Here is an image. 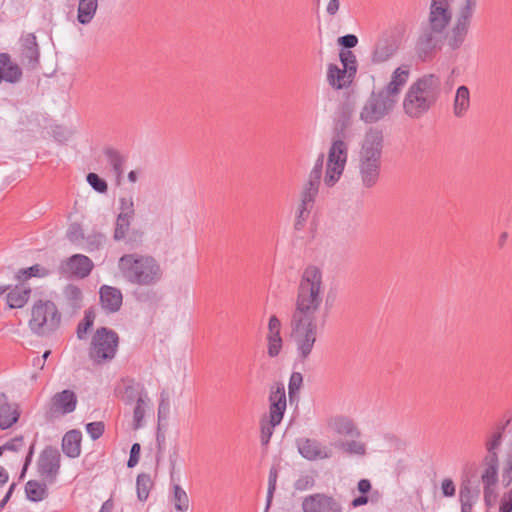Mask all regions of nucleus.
Returning a JSON list of instances; mask_svg holds the SVG:
<instances>
[{
    "instance_id": "obj_48",
    "label": "nucleus",
    "mask_w": 512,
    "mask_h": 512,
    "mask_svg": "<svg viewBox=\"0 0 512 512\" xmlns=\"http://www.w3.org/2000/svg\"><path fill=\"white\" fill-rule=\"evenodd\" d=\"M335 446L342 449L347 454L364 455L366 452L365 444L355 440L339 441Z\"/></svg>"
},
{
    "instance_id": "obj_50",
    "label": "nucleus",
    "mask_w": 512,
    "mask_h": 512,
    "mask_svg": "<svg viewBox=\"0 0 512 512\" xmlns=\"http://www.w3.org/2000/svg\"><path fill=\"white\" fill-rule=\"evenodd\" d=\"M401 91V86L395 80H391L383 89L378 91L386 100H392L395 106L398 95Z\"/></svg>"
},
{
    "instance_id": "obj_25",
    "label": "nucleus",
    "mask_w": 512,
    "mask_h": 512,
    "mask_svg": "<svg viewBox=\"0 0 512 512\" xmlns=\"http://www.w3.org/2000/svg\"><path fill=\"white\" fill-rule=\"evenodd\" d=\"M480 484L478 481L473 482L466 476L462 479L459 490V501L461 504H475L480 498Z\"/></svg>"
},
{
    "instance_id": "obj_57",
    "label": "nucleus",
    "mask_w": 512,
    "mask_h": 512,
    "mask_svg": "<svg viewBox=\"0 0 512 512\" xmlns=\"http://www.w3.org/2000/svg\"><path fill=\"white\" fill-rule=\"evenodd\" d=\"M337 42L342 47V50H350L358 44V37L354 34H346L339 37Z\"/></svg>"
},
{
    "instance_id": "obj_1",
    "label": "nucleus",
    "mask_w": 512,
    "mask_h": 512,
    "mask_svg": "<svg viewBox=\"0 0 512 512\" xmlns=\"http://www.w3.org/2000/svg\"><path fill=\"white\" fill-rule=\"evenodd\" d=\"M451 20L446 0H432L428 24L422 25L415 44V53L422 62L432 60L441 49L442 33Z\"/></svg>"
},
{
    "instance_id": "obj_53",
    "label": "nucleus",
    "mask_w": 512,
    "mask_h": 512,
    "mask_svg": "<svg viewBox=\"0 0 512 512\" xmlns=\"http://www.w3.org/2000/svg\"><path fill=\"white\" fill-rule=\"evenodd\" d=\"M86 431L92 440L99 439L105 432V424L103 421L89 422L86 424Z\"/></svg>"
},
{
    "instance_id": "obj_20",
    "label": "nucleus",
    "mask_w": 512,
    "mask_h": 512,
    "mask_svg": "<svg viewBox=\"0 0 512 512\" xmlns=\"http://www.w3.org/2000/svg\"><path fill=\"white\" fill-rule=\"evenodd\" d=\"M99 304L107 314L118 312L123 304V294L119 288L102 285L99 289Z\"/></svg>"
},
{
    "instance_id": "obj_58",
    "label": "nucleus",
    "mask_w": 512,
    "mask_h": 512,
    "mask_svg": "<svg viewBox=\"0 0 512 512\" xmlns=\"http://www.w3.org/2000/svg\"><path fill=\"white\" fill-rule=\"evenodd\" d=\"M267 341H268V351H267L268 355L270 357L278 356L282 349V345H283L282 337L267 338Z\"/></svg>"
},
{
    "instance_id": "obj_22",
    "label": "nucleus",
    "mask_w": 512,
    "mask_h": 512,
    "mask_svg": "<svg viewBox=\"0 0 512 512\" xmlns=\"http://www.w3.org/2000/svg\"><path fill=\"white\" fill-rule=\"evenodd\" d=\"M353 105L345 102L339 109L337 118L335 119L332 139H340L345 141L348 137L347 129L351 124L353 114Z\"/></svg>"
},
{
    "instance_id": "obj_60",
    "label": "nucleus",
    "mask_w": 512,
    "mask_h": 512,
    "mask_svg": "<svg viewBox=\"0 0 512 512\" xmlns=\"http://www.w3.org/2000/svg\"><path fill=\"white\" fill-rule=\"evenodd\" d=\"M120 203V213H126L127 217H134L135 209L132 198L121 197L119 199Z\"/></svg>"
},
{
    "instance_id": "obj_46",
    "label": "nucleus",
    "mask_w": 512,
    "mask_h": 512,
    "mask_svg": "<svg viewBox=\"0 0 512 512\" xmlns=\"http://www.w3.org/2000/svg\"><path fill=\"white\" fill-rule=\"evenodd\" d=\"M280 423H277L276 421L269 420L267 418H263L260 421V441L263 446H267L270 442V439L274 433V429L276 426H278Z\"/></svg>"
},
{
    "instance_id": "obj_19",
    "label": "nucleus",
    "mask_w": 512,
    "mask_h": 512,
    "mask_svg": "<svg viewBox=\"0 0 512 512\" xmlns=\"http://www.w3.org/2000/svg\"><path fill=\"white\" fill-rule=\"evenodd\" d=\"M433 106V103L429 102L424 97H421L419 94H415V92L410 88L408 89L403 101L405 113L413 119L421 118Z\"/></svg>"
},
{
    "instance_id": "obj_23",
    "label": "nucleus",
    "mask_w": 512,
    "mask_h": 512,
    "mask_svg": "<svg viewBox=\"0 0 512 512\" xmlns=\"http://www.w3.org/2000/svg\"><path fill=\"white\" fill-rule=\"evenodd\" d=\"M20 412L18 406L14 408L8 402L5 393H0V429L6 430L18 422Z\"/></svg>"
},
{
    "instance_id": "obj_9",
    "label": "nucleus",
    "mask_w": 512,
    "mask_h": 512,
    "mask_svg": "<svg viewBox=\"0 0 512 512\" xmlns=\"http://www.w3.org/2000/svg\"><path fill=\"white\" fill-rule=\"evenodd\" d=\"M61 467V454L59 450L52 446L47 445L40 453L37 460V473L38 475L52 485L56 482L60 473Z\"/></svg>"
},
{
    "instance_id": "obj_7",
    "label": "nucleus",
    "mask_w": 512,
    "mask_h": 512,
    "mask_svg": "<svg viewBox=\"0 0 512 512\" xmlns=\"http://www.w3.org/2000/svg\"><path fill=\"white\" fill-rule=\"evenodd\" d=\"M291 337L296 344L298 358L304 362L311 354L317 340V320L291 318Z\"/></svg>"
},
{
    "instance_id": "obj_13",
    "label": "nucleus",
    "mask_w": 512,
    "mask_h": 512,
    "mask_svg": "<svg viewBox=\"0 0 512 512\" xmlns=\"http://www.w3.org/2000/svg\"><path fill=\"white\" fill-rule=\"evenodd\" d=\"M93 267V261L89 257L83 254H74L60 262L57 272L60 277L83 279L90 275Z\"/></svg>"
},
{
    "instance_id": "obj_27",
    "label": "nucleus",
    "mask_w": 512,
    "mask_h": 512,
    "mask_svg": "<svg viewBox=\"0 0 512 512\" xmlns=\"http://www.w3.org/2000/svg\"><path fill=\"white\" fill-rule=\"evenodd\" d=\"M484 470L481 475L483 486H495L498 483L499 458H483Z\"/></svg>"
},
{
    "instance_id": "obj_12",
    "label": "nucleus",
    "mask_w": 512,
    "mask_h": 512,
    "mask_svg": "<svg viewBox=\"0 0 512 512\" xmlns=\"http://www.w3.org/2000/svg\"><path fill=\"white\" fill-rule=\"evenodd\" d=\"M400 40L392 31H383L375 41L370 60L374 65L389 61L399 50Z\"/></svg>"
},
{
    "instance_id": "obj_45",
    "label": "nucleus",
    "mask_w": 512,
    "mask_h": 512,
    "mask_svg": "<svg viewBox=\"0 0 512 512\" xmlns=\"http://www.w3.org/2000/svg\"><path fill=\"white\" fill-rule=\"evenodd\" d=\"M278 474H279V467L276 465H272L269 470V476H268V490H267L265 512H267L269 510V508L272 504L273 495L276 490Z\"/></svg>"
},
{
    "instance_id": "obj_2",
    "label": "nucleus",
    "mask_w": 512,
    "mask_h": 512,
    "mask_svg": "<svg viewBox=\"0 0 512 512\" xmlns=\"http://www.w3.org/2000/svg\"><path fill=\"white\" fill-rule=\"evenodd\" d=\"M323 302V275L319 267L307 266L300 278L291 318L317 320Z\"/></svg>"
},
{
    "instance_id": "obj_6",
    "label": "nucleus",
    "mask_w": 512,
    "mask_h": 512,
    "mask_svg": "<svg viewBox=\"0 0 512 512\" xmlns=\"http://www.w3.org/2000/svg\"><path fill=\"white\" fill-rule=\"evenodd\" d=\"M120 343L116 331L108 327H99L94 332L88 350L89 358L96 364L112 361L118 351Z\"/></svg>"
},
{
    "instance_id": "obj_64",
    "label": "nucleus",
    "mask_w": 512,
    "mask_h": 512,
    "mask_svg": "<svg viewBox=\"0 0 512 512\" xmlns=\"http://www.w3.org/2000/svg\"><path fill=\"white\" fill-rule=\"evenodd\" d=\"M499 512H512V490L504 493L501 498Z\"/></svg>"
},
{
    "instance_id": "obj_41",
    "label": "nucleus",
    "mask_w": 512,
    "mask_h": 512,
    "mask_svg": "<svg viewBox=\"0 0 512 512\" xmlns=\"http://www.w3.org/2000/svg\"><path fill=\"white\" fill-rule=\"evenodd\" d=\"M173 495L171 502L178 512H186L189 509V498L185 490L177 483L172 484Z\"/></svg>"
},
{
    "instance_id": "obj_55",
    "label": "nucleus",
    "mask_w": 512,
    "mask_h": 512,
    "mask_svg": "<svg viewBox=\"0 0 512 512\" xmlns=\"http://www.w3.org/2000/svg\"><path fill=\"white\" fill-rule=\"evenodd\" d=\"M268 330H269V333L267 335V338L281 337V334H280L281 322L276 315H272L270 317L269 323H268Z\"/></svg>"
},
{
    "instance_id": "obj_16",
    "label": "nucleus",
    "mask_w": 512,
    "mask_h": 512,
    "mask_svg": "<svg viewBox=\"0 0 512 512\" xmlns=\"http://www.w3.org/2000/svg\"><path fill=\"white\" fill-rule=\"evenodd\" d=\"M302 510L304 512H342V507L334 497L316 493L303 499Z\"/></svg>"
},
{
    "instance_id": "obj_36",
    "label": "nucleus",
    "mask_w": 512,
    "mask_h": 512,
    "mask_svg": "<svg viewBox=\"0 0 512 512\" xmlns=\"http://www.w3.org/2000/svg\"><path fill=\"white\" fill-rule=\"evenodd\" d=\"M98 8V0H79L77 20L82 25L89 24Z\"/></svg>"
},
{
    "instance_id": "obj_42",
    "label": "nucleus",
    "mask_w": 512,
    "mask_h": 512,
    "mask_svg": "<svg viewBox=\"0 0 512 512\" xmlns=\"http://www.w3.org/2000/svg\"><path fill=\"white\" fill-rule=\"evenodd\" d=\"M154 486L150 474L140 473L136 479V490L138 500L144 502L148 499L150 490Z\"/></svg>"
},
{
    "instance_id": "obj_43",
    "label": "nucleus",
    "mask_w": 512,
    "mask_h": 512,
    "mask_svg": "<svg viewBox=\"0 0 512 512\" xmlns=\"http://www.w3.org/2000/svg\"><path fill=\"white\" fill-rule=\"evenodd\" d=\"M126 215V213H119L116 218L113 234V239L115 241L124 240L128 235L130 224L134 217H127Z\"/></svg>"
},
{
    "instance_id": "obj_11",
    "label": "nucleus",
    "mask_w": 512,
    "mask_h": 512,
    "mask_svg": "<svg viewBox=\"0 0 512 512\" xmlns=\"http://www.w3.org/2000/svg\"><path fill=\"white\" fill-rule=\"evenodd\" d=\"M393 101L386 100L379 92L373 91L360 112V119L373 124L382 120L393 110Z\"/></svg>"
},
{
    "instance_id": "obj_54",
    "label": "nucleus",
    "mask_w": 512,
    "mask_h": 512,
    "mask_svg": "<svg viewBox=\"0 0 512 512\" xmlns=\"http://www.w3.org/2000/svg\"><path fill=\"white\" fill-rule=\"evenodd\" d=\"M169 412L170 404L168 398L165 397V392L163 391L158 405V427H161V422L167 419Z\"/></svg>"
},
{
    "instance_id": "obj_18",
    "label": "nucleus",
    "mask_w": 512,
    "mask_h": 512,
    "mask_svg": "<svg viewBox=\"0 0 512 512\" xmlns=\"http://www.w3.org/2000/svg\"><path fill=\"white\" fill-rule=\"evenodd\" d=\"M296 443L299 453L307 460L327 459L332 456V451L316 439L299 438Z\"/></svg>"
},
{
    "instance_id": "obj_3",
    "label": "nucleus",
    "mask_w": 512,
    "mask_h": 512,
    "mask_svg": "<svg viewBox=\"0 0 512 512\" xmlns=\"http://www.w3.org/2000/svg\"><path fill=\"white\" fill-rule=\"evenodd\" d=\"M384 147L382 129L371 127L367 130L359 153V174L365 188L374 187L380 178L381 160Z\"/></svg>"
},
{
    "instance_id": "obj_14",
    "label": "nucleus",
    "mask_w": 512,
    "mask_h": 512,
    "mask_svg": "<svg viewBox=\"0 0 512 512\" xmlns=\"http://www.w3.org/2000/svg\"><path fill=\"white\" fill-rule=\"evenodd\" d=\"M20 63L28 70H35L40 64V47L34 33H23L19 38Z\"/></svg>"
},
{
    "instance_id": "obj_5",
    "label": "nucleus",
    "mask_w": 512,
    "mask_h": 512,
    "mask_svg": "<svg viewBox=\"0 0 512 512\" xmlns=\"http://www.w3.org/2000/svg\"><path fill=\"white\" fill-rule=\"evenodd\" d=\"M62 315L52 300L39 299L31 308L30 330L41 337L53 334L61 324Z\"/></svg>"
},
{
    "instance_id": "obj_29",
    "label": "nucleus",
    "mask_w": 512,
    "mask_h": 512,
    "mask_svg": "<svg viewBox=\"0 0 512 512\" xmlns=\"http://www.w3.org/2000/svg\"><path fill=\"white\" fill-rule=\"evenodd\" d=\"M470 26L456 22L450 32L447 34V45L455 51L458 50L464 43Z\"/></svg>"
},
{
    "instance_id": "obj_52",
    "label": "nucleus",
    "mask_w": 512,
    "mask_h": 512,
    "mask_svg": "<svg viewBox=\"0 0 512 512\" xmlns=\"http://www.w3.org/2000/svg\"><path fill=\"white\" fill-rule=\"evenodd\" d=\"M313 207V205H304L301 201L298 215L296 217V221L294 223L295 230H302L304 228L305 222L310 214V210Z\"/></svg>"
},
{
    "instance_id": "obj_33",
    "label": "nucleus",
    "mask_w": 512,
    "mask_h": 512,
    "mask_svg": "<svg viewBox=\"0 0 512 512\" xmlns=\"http://www.w3.org/2000/svg\"><path fill=\"white\" fill-rule=\"evenodd\" d=\"M504 431L505 425H498L496 430L486 438L484 445L487 454L485 455L484 458H499L498 450L502 445Z\"/></svg>"
},
{
    "instance_id": "obj_4",
    "label": "nucleus",
    "mask_w": 512,
    "mask_h": 512,
    "mask_svg": "<svg viewBox=\"0 0 512 512\" xmlns=\"http://www.w3.org/2000/svg\"><path fill=\"white\" fill-rule=\"evenodd\" d=\"M118 266L124 279L133 285L153 286L163 276L160 264L148 255L125 254L120 257Z\"/></svg>"
},
{
    "instance_id": "obj_63",
    "label": "nucleus",
    "mask_w": 512,
    "mask_h": 512,
    "mask_svg": "<svg viewBox=\"0 0 512 512\" xmlns=\"http://www.w3.org/2000/svg\"><path fill=\"white\" fill-rule=\"evenodd\" d=\"M441 490L444 497H453L456 493L455 484L452 479L445 478L441 484Z\"/></svg>"
},
{
    "instance_id": "obj_26",
    "label": "nucleus",
    "mask_w": 512,
    "mask_h": 512,
    "mask_svg": "<svg viewBox=\"0 0 512 512\" xmlns=\"http://www.w3.org/2000/svg\"><path fill=\"white\" fill-rule=\"evenodd\" d=\"M31 288L23 285H16L7 291L6 303L10 309H18L24 307L31 295Z\"/></svg>"
},
{
    "instance_id": "obj_10",
    "label": "nucleus",
    "mask_w": 512,
    "mask_h": 512,
    "mask_svg": "<svg viewBox=\"0 0 512 512\" xmlns=\"http://www.w3.org/2000/svg\"><path fill=\"white\" fill-rule=\"evenodd\" d=\"M78 403L77 395L73 390L64 389L54 394L45 407V419L53 421L61 416L75 411Z\"/></svg>"
},
{
    "instance_id": "obj_21",
    "label": "nucleus",
    "mask_w": 512,
    "mask_h": 512,
    "mask_svg": "<svg viewBox=\"0 0 512 512\" xmlns=\"http://www.w3.org/2000/svg\"><path fill=\"white\" fill-rule=\"evenodd\" d=\"M23 71L20 65L14 62L11 55L6 52L0 53V84L3 82L16 84L21 81Z\"/></svg>"
},
{
    "instance_id": "obj_34",
    "label": "nucleus",
    "mask_w": 512,
    "mask_h": 512,
    "mask_svg": "<svg viewBox=\"0 0 512 512\" xmlns=\"http://www.w3.org/2000/svg\"><path fill=\"white\" fill-rule=\"evenodd\" d=\"M327 80L329 84L337 90L343 89L351 84L348 83V72L344 69H340L333 63L328 65Z\"/></svg>"
},
{
    "instance_id": "obj_28",
    "label": "nucleus",
    "mask_w": 512,
    "mask_h": 512,
    "mask_svg": "<svg viewBox=\"0 0 512 512\" xmlns=\"http://www.w3.org/2000/svg\"><path fill=\"white\" fill-rule=\"evenodd\" d=\"M103 153L106 156L109 165L112 167L117 181L120 182L124 173L123 166L127 160L126 156L122 155L117 149L113 147H105L103 149Z\"/></svg>"
},
{
    "instance_id": "obj_24",
    "label": "nucleus",
    "mask_w": 512,
    "mask_h": 512,
    "mask_svg": "<svg viewBox=\"0 0 512 512\" xmlns=\"http://www.w3.org/2000/svg\"><path fill=\"white\" fill-rule=\"evenodd\" d=\"M81 431L77 429L66 432L62 438V451L69 458H77L81 453Z\"/></svg>"
},
{
    "instance_id": "obj_39",
    "label": "nucleus",
    "mask_w": 512,
    "mask_h": 512,
    "mask_svg": "<svg viewBox=\"0 0 512 512\" xmlns=\"http://www.w3.org/2000/svg\"><path fill=\"white\" fill-rule=\"evenodd\" d=\"M96 318L95 307L90 306L84 312L83 319L78 323L76 328L77 338L83 340L86 338V334L92 329Z\"/></svg>"
},
{
    "instance_id": "obj_35",
    "label": "nucleus",
    "mask_w": 512,
    "mask_h": 512,
    "mask_svg": "<svg viewBox=\"0 0 512 512\" xmlns=\"http://www.w3.org/2000/svg\"><path fill=\"white\" fill-rule=\"evenodd\" d=\"M123 383V397L126 403L131 404L134 401L137 402L138 398H147L145 388L142 384L131 378L124 380Z\"/></svg>"
},
{
    "instance_id": "obj_62",
    "label": "nucleus",
    "mask_w": 512,
    "mask_h": 512,
    "mask_svg": "<svg viewBox=\"0 0 512 512\" xmlns=\"http://www.w3.org/2000/svg\"><path fill=\"white\" fill-rule=\"evenodd\" d=\"M24 446V437L22 435L16 436L5 443L7 451L18 452Z\"/></svg>"
},
{
    "instance_id": "obj_37",
    "label": "nucleus",
    "mask_w": 512,
    "mask_h": 512,
    "mask_svg": "<svg viewBox=\"0 0 512 512\" xmlns=\"http://www.w3.org/2000/svg\"><path fill=\"white\" fill-rule=\"evenodd\" d=\"M53 270L46 268L40 264H34L27 268H21L16 273V279L20 282H24L30 278H45L50 276Z\"/></svg>"
},
{
    "instance_id": "obj_51",
    "label": "nucleus",
    "mask_w": 512,
    "mask_h": 512,
    "mask_svg": "<svg viewBox=\"0 0 512 512\" xmlns=\"http://www.w3.org/2000/svg\"><path fill=\"white\" fill-rule=\"evenodd\" d=\"M88 184L98 193L105 194L108 191V184L105 179L94 172H90L86 176Z\"/></svg>"
},
{
    "instance_id": "obj_40",
    "label": "nucleus",
    "mask_w": 512,
    "mask_h": 512,
    "mask_svg": "<svg viewBox=\"0 0 512 512\" xmlns=\"http://www.w3.org/2000/svg\"><path fill=\"white\" fill-rule=\"evenodd\" d=\"M343 69L348 72V83H351L357 73V59L351 50H341L339 53Z\"/></svg>"
},
{
    "instance_id": "obj_56",
    "label": "nucleus",
    "mask_w": 512,
    "mask_h": 512,
    "mask_svg": "<svg viewBox=\"0 0 512 512\" xmlns=\"http://www.w3.org/2000/svg\"><path fill=\"white\" fill-rule=\"evenodd\" d=\"M52 136L57 142L64 143L69 139L70 131L64 126L55 125L52 127Z\"/></svg>"
},
{
    "instance_id": "obj_61",
    "label": "nucleus",
    "mask_w": 512,
    "mask_h": 512,
    "mask_svg": "<svg viewBox=\"0 0 512 512\" xmlns=\"http://www.w3.org/2000/svg\"><path fill=\"white\" fill-rule=\"evenodd\" d=\"M314 485L313 477L309 475L301 476L294 483V488L298 491H304L311 488Z\"/></svg>"
},
{
    "instance_id": "obj_32",
    "label": "nucleus",
    "mask_w": 512,
    "mask_h": 512,
    "mask_svg": "<svg viewBox=\"0 0 512 512\" xmlns=\"http://www.w3.org/2000/svg\"><path fill=\"white\" fill-rule=\"evenodd\" d=\"M470 107V91L465 85H461L457 88L453 112L456 117H463Z\"/></svg>"
},
{
    "instance_id": "obj_15",
    "label": "nucleus",
    "mask_w": 512,
    "mask_h": 512,
    "mask_svg": "<svg viewBox=\"0 0 512 512\" xmlns=\"http://www.w3.org/2000/svg\"><path fill=\"white\" fill-rule=\"evenodd\" d=\"M409 88L435 105L441 94V80L435 74H425L413 82Z\"/></svg>"
},
{
    "instance_id": "obj_49",
    "label": "nucleus",
    "mask_w": 512,
    "mask_h": 512,
    "mask_svg": "<svg viewBox=\"0 0 512 512\" xmlns=\"http://www.w3.org/2000/svg\"><path fill=\"white\" fill-rule=\"evenodd\" d=\"M145 398H138L133 411V428L135 430L143 426V420L145 417Z\"/></svg>"
},
{
    "instance_id": "obj_47",
    "label": "nucleus",
    "mask_w": 512,
    "mask_h": 512,
    "mask_svg": "<svg viewBox=\"0 0 512 512\" xmlns=\"http://www.w3.org/2000/svg\"><path fill=\"white\" fill-rule=\"evenodd\" d=\"M475 7L476 0H465V4L460 8L456 22L470 26Z\"/></svg>"
},
{
    "instance_id": "obj_59",
    "label": "nucleus",
    "mask_w": 512,
    "mask_h": 512,
    "mask_svg": "<svg viewBox=\"0 0 512 512\" xmlns=\"http://www.w3.org/2000/svg\"><path fill=\"white\" fill-rule=\"evenodd\" d=\"M140 453H141V445L139 443L132 444L131 449H130L129 459L127 461L128 468H133L138 464L139 459H140Z\"/></svg>"
},
{
    "instance_id": "obj_31",
    "label": "nucleus",
    "mask_w": 512,
    "mask_h": 512,
    "mask_svg": "<svg viewBox=\"0 0 512 512\" xmlns=\"http://www.w3.org/2000/svg\"><path fill=\"white\" fill-rule=\"evenodd\" d=\"M48 483L43 480H29L25 484L26 498L31 502H40L48 496Z\"/></svg>"
},
{
    "instance_id": "obj_44",
    "label": "nucleus",
    "mask_w": 512,
    "mask_h": 512,
    "mask_svg": "<svg viewBox=\"0 0 512 512\" xmlns=\"http://www.w3.org/2000/svg\"><path fill=\"white\" fill-rule=\"evenodd\" d=\"M64 296L68 302V305L73 310H78L82 307L83 293L78 286L74 284H68L64 288Z\"/></svg>"
},
{
    "instance_id": "obj_17",
    "label": "nucleus",
    "mask_w": 512,
    "mask_h": 512,
    "mask_svg": "<svg viewBox=\"0 0 512 512\" xmlns=\"http://www.w3.org/2000/svg\"><path fill=\"white\" fill-rule=\"evenodd\" d=\"M269 420L281 423L286 411L287 401L285 387L282 382H275L269 391Z\"/></svg>"
},
{
    "instance_id": "obj_38",
    "label": "nucleus",
    "mask_w": 512,
    "mask_h": 512,
    "mask_svg": "<svg viewBox=\"0 0 512 512\" xmlns=\"http://www.w3.org/2000/svg\"><path fill=\"white\" fill-rule=\"evenodd\" d=\"M320 181V177L311 178L309 174L308 181L301 194V201L304 205H314L315 198L319 192Z\"/></svg>"
},
{
    "instance_id": "obj_30",
    "label": "nucleus",
    "mask_w": 512,
    "mask_h": 512,
    "mask_svg": "<svg viewBox=\"0 0 512 512\" xmlns=\"http://www.w3.org/2000/svg\"><path fill=\"white\" fill-rule=\"evenodd\" d=\"M332 427L339 435L354 438L360 437V431L356 427L354 421L346 416L335 417L332 421Z\"/></svg>"
},
{
    "instance_id": "obj_8",
    "label": "nucleus",
    "mask_w": 512,
    "mask_h": 512,
    "mask_svg": "<svg viewBox=\"0 0 512 512\" xmlns=\"http://www.w3.org/2000/svg\"><path fill=\"white\" fill-rule=\"evenodd\" d=\"M348 158V145L340 139H332L328 152L324 182L332 187L341 177Z\"/></svg>"
}]
</instances>
